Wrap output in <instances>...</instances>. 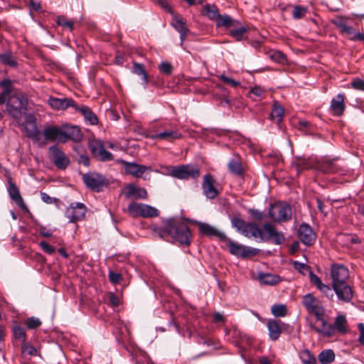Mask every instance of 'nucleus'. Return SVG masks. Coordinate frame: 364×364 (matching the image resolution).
I'll return each mask as SVG.
<instances>
[{"label":"nucleus","instance_id":"1","mask_svg":"<svg viewBox=\"0 0 364 364\" xmlns=\"http://www.w3.org/2000/svg\"><path fill=\"white\" fill-rule=\"evenodd\" d=\"M231 224L239 232L248 238L253 237L257 242L272 240L275 245H281L285 241L283 232L278 231L274 225L265 223L262 229L254 223H246L239 217H233Z\"/></svg>","mask_w":364,"mask_h":364},{"label":"nucleus","instance_id":"2","mask_svg":"<svg viewBox=\"0 0 364 364\" xmlns=\"http://www.w3.org/2000/svg\"><path fill=\"white\" fill-rule=\"evenodd\" d=\"M152 232L161 239L170 236L173 242L186 247L191 245L193 239L187 224L174 218L163 220L161 226H154L152 228Z\"/></svg>","mask_w":364,"mask_h":364},{"label":"nucleus","instance_id":"3","mask_svg":"<svg viewBox=\"0 0 364 364\" xmlns=\"http://www.w3.org/2000/svg\"><path fill=\"white\" fill-rule=\"evenodd\" d=\"M28 107V99L23 93H15L6 102V112L16 121H21Z\"/></svg>","mask_w":364,"mask_h":364},{"label":"nucleus","instance_id":"4","mask_svg":"<svg viewBox=\"0 0 364 364\" xmlns=\"http://www.w3.org/2000/svg\"><path fill=\"white\" fill-rule=\"evenodd\" d=\"M292 215L291 206L284 202L271 204L268 211L269 218L274 222L282 223L291 220Z\"/></svg>","mask_w":364,"mask_h":364},{"label":"nucleus","instance_id":"5","mask_svg":"<svg viewBox=\"0 0 364 364\" xmlns=\"http://www.w3.org/2000/svg\"><path fill=\"white\" fill-rule=\"evenodd\" d=\"M127 212L132 218H148L157 217L159 215V211L156 208L148 204L136 202L130 203L128 205Z\"/></svg>","mask_w":364,"mask_h":364},{"label":"nucleus","instance_id":"6","mask_svg":"<svg viewBox=\"0 0 364 364\" xmlns=\"http://www.w3.org/2000/svg\"><path fill=\"white\" fill-rule=\"evenodd\" d=\"M349 19L346 16H336L332 19L331 22L337 27L340 33L349 35L350 41H364V33L354 31L353 28L348 25Z\"/></svg>","mask_w":364,"mask_h":364},{"label":"nucleus","instance_id":"7","mask_svg":"<svg viewBox=\"0 0 364 364\" xmlns=\"http://www.w3.org/2000/svg\"><path fill=\"white\" fill-rule=\"evenodd\" d=\"M301 303L309 314L315 316L316 320H321L325 315L326 310L322 302L311 294L303 296Z\"/></svg>","mask_w":364,"mask_h":364},{"label":"nucleus","instance_id":"8","mask_svg":"<svg viewBox=\"0 0 364 364\" xmlns=\"http://www.w3.org/2000/svg\"><path fill=\"white\" fill-rule=\"evenodd\" d=\"M82 181L90 190L100 192L106 186L109 181L106 177L96 172H88L82 175Z\"/></svg>","mask_w":364,"mask_h":364},{"label":"nucleus","instance_id":"9","mask_svg":"<svg viewBox=\"0 0 364 364\" xmlns=\"http://www.w3.org/2000/svg\"><path fill=\"white\" fill-rule=\"evenodd\" d=\"M171 176L179 179H196L200 176V169L196 165L186 164L174 166L171 169Z\"/></svg>","mask_w":364,"mask_h":364},{"label":"nucleus","instance_id":"10","mask_svg":"<svg viewBox=\"0 0 364 364\" xmlns=\"http://www.w3.org/2000/svg\"><path fill=\"white\" fill-rule=\"evenodd\" d=\"M228 242V247L230 253L236 257L247 258L258 254L259 250L250 247H245L241 244L237 243L228 238L225 240Z\"/></svg>","mask_w":364,"mask_h":364},{"label":"nucleus","instance_id":"11","mask_svg":"<svg viewBox=\"0 0 364 364\" xmlns=\"http://www.w3.org/2000/svg\"><path fill=\"white\" fill-rule=\"evenodd\" d=\"M87 212V208L82 203H71L67 208L65 215L69 220V223H75L84 219Z\"/></svg>","mask_w":364,"mask_h":364},{"label":"nucleus","instance_id":"12","mask_svg":"<svg viewBox=\"0 0 364 364\" xmlns=\"http://www.w3.org/2000/svg\"><path fill=\"white\" fill-rule=\"evenodd\" d=\"M5 176L8 181L7 191L11 199L16 203V204L22 210L28 212V208L26 205L22 196H21L20 191L17 186L13 182L12 178L9 174H6Z\"/></svg>","mask_w":364,"mask_h":364},{"label":"nucleus","instance_id":"13","mask_svg":"<svg viewBox=\"0 0 364 364\" xmlns=\"http://www.w3.org/2000/svg\"><path fill=\"white\" fill-rule=\"evenodd\" d=\"M117 162L123 166L125 172L136 178H141L146 171H150L151 168L134 162H128L123 159H117Z\"/></svg>","mask_w":364,"mask_h":364},{"label":"nucleus","instance_id":"14","mask_svg":"<svg viewBox=\"0 0 364 364\" xmlns=\"http://www.w3.org/2000/svg\"><path fill=\"white\" fill-rule=\"evenodd\" d=\"M90 150L94 157L101 161H108L113 159V155L105 149L102 141L98 140L92 141L89 144Z\"/></svg>","mask_w":364,"mask_h":364},{"label":"nucleus","instance_id":"15","mask_svg":"<svg viewBox=\"0 0 364 364\" xmlns=\"http://www.w3.org/2000/svg\"><path fill=\"white\" fill-rule=\"evenodd\" d=\"M331 276L332 286L346 282L349 277V271L342 264H333L331 267Z\"/></svg>","mask_w":364,"mask_h":364},{"label":"nucleus","instance_id":"16","mask_svg":"<svg viewBox=\"0 0 364 364\" xmlns=\"http://www.w3.org/2000/svg\"><path fill=\"white\" fill-rule=\"evenodd\" d=\"M49 153L51 160L58 168L64 169L69 165V159L57 146H50Z\"/></svg>","mask_w":364,"mask_h":364},{"label":"nucleus","instance_id":"17","mask_svg":"<svg viewBox=\"0 0 364 364\" xmlns=\"http://www.w3.org/2000/svg\"><path fill=\"white\" fill-rule=\"evenodd\" d=\"M215 183L216 181L211 174L208 173L203 176L202 188L206 198L213 199L218 196L219 192L215 187Z\"/></svg>","mask_w":364,"mask_h":364},{"label":"nucleus","instance_id":"18","mask_svg":"<svg viewBox=\"0 0 364 364\" xmlns=\"http://www.w3.org/2000/svg\"><path fill=\"white\" fill-rule=\"evenodd\" d=\"M298 237L303 244L311 246L315 242L316 235L309 225L302 223L298 230Z\"/></svg>","mask_w":364,"mask_h":364},{"label":"nucleus","instance_id":"19","mask_svg":"<svg viewBox=\"0 0 364 364\" xmlns=\"http://www.w3.org/2000/svg\"><path fill=\"white\" fill-rule=\"evenodd\" d=\"M333 289L339 300L350 302L353 296L351 287L347 282L333 286Z\"/></svg>","mask_w":364,"mask_h":364},{"label":"nucleus","instance_id":"20","mask_svg":"<svg viewBox=\"0 0 364 364\" xmlns=\"http://www.w3.org/2000/svg\"><path fill=\"white\" fill-rule=\"evenodd\" d=\"M82 139V134L80 129L77 126H63L62 134V142H65L68 139L74 141H80Z\"/></svg>","mask_w":364,"mask_h":364},{"label":"nucleus","instance_id":"21","mask_svg":"<svg viewBox=\"0 0 364 364\" xmlns=\"http://www.w3.org/2000/svg\"><path fill=\"white\" fill-rule=\"evenodd\" d=\"M198 230L199 232L203 235L208 237H216L220 241H225L227 239L225 233L220 232L216 228L205 223H198Z\"/></svg>","mask_w":364,"mask_h":364},{"label":"nucleus","instance_id":"22","mask_svg":"<svg viewBox=\"0 0 364 364\" xmlns=\"http://www.w3.org/2000/svg\"><path fill=\"white\" fill-rule=\"evenodd\" d=\"M171 26L179 33L181 46H183V42L189 33L186 22L181 16L173 15L172 21L171 23Z\"/></svg>","mask_w":364,"mask_h":364},{"label":"nucleus","instance_id":"23","mask_svg":"<svg viewBox=\"0 0 364 364\" xmlns=\"http://www.w3.org/2000/svg\"><path fill=\"white\" fill-rule=\"evenodd\" d=\"M344 100L345 96L342 93L338 94L331 100L330 111L333 116L341 117L343 114L346 109Z\"/></svg>","mask_w":364,"mask_h":364},{"label":"nucleus","instance_id":"24","mask_svg":"<svg viewBox=\"0 0 364 364\" xmlns=\"http://www.w3.org/2000/svg\"><path fill=\"white\" fill-rule=\"evenodd\" d=\"M312 164L309 157L304 156H295L292 161L291 168L296 172L297 175H299L302 171L308 170L312 167Z\"/></svg>","mask_w":364,"mask_h":364},{"label":"nucleus","instance_id":"25","mask_svg":"<svg viewBox=\"0 0 364 364\" xmlns=\"http://www.w3.org/2000/svg\"><path fill=\"white\" fill-rule=\"evenodd\" d=\"M182 135L178 129H164L159 133H154L149 135V138L155 140H165L172 141L181 138Z\"/></svg>","mask_w":364,"mask_h":364},{"label":"nucleus","instance_id":"26","mask_svg":"<svg viewBox=\"0 0 364 364\" xmlns=\"http://www.w3.org/2000/svg\"><path fill=\"white\" fill-rule=\"evenodd\" d=\"M48 105L53 109L59 110V109H66L69 107H72L73 108L75 107L76 103L71 98H56L50 97L48 100Z\"/></svg>","mask_w":364,"mask_h":364},{"label":"nucleus","instance_id":"27","mask_svg":"<svg viewBox=\"0 0 364 364\" xmlns=\"http://www.w3.org/2000/svg\"><path fill=\"white\" fill-rule=\"evenodd\" d=\"M317 168L323 173H341L343 169L335 163V160H325L318 162Z\"/></svg>","mask_w":364,"mask_h":364},{"label":"nucleus","instance_id":"28","mask_svg":"<svg viewBox=\"0 0 364 364\" xmlns=\"http://www.w3.org/2000/svg\"><path fill=\"white\" fill-rule=\"evenodd\" d=\"M227 166L229 172L234 176H241L244 173L241 158L239 155H234L229 160Z\"/></svg>","mask_w":364,"mask_h":364},{"label":"nucleus","instance_id":"29","mask_svg":"<svg viewBox=\"0 0 364 364\" xmlns=\"http://www.w3.org/2000/svg\"><path fill=\"white\" fill-rule=\"evenodd\" d=\"M127 192L125 196L128 198L146 199L147 198V191L145 188L137 187L134 184H129L127 186Z\"/></svg>","mask_w":364,"mask_h":364},{"label":"nucleus","instance_id":"30","mask_svg":"<svg viewBox=\"0 0 364 364\" xmlns=\"http://www.w3.org/2000/svg\"><path fill=\"white\" fill-rule=\"evenodd\" d=\"M281 324H282V323L280 321L274 319H270L267 321V327L269 331V338L272 341H275L279 338L282 332ZM283 325H284V323H283Z\"/></svg>","mask_w":364,"mask_h":364},{"label":"nucleus","instance_id":"31","mask_svg":"<svg viewBox=\"0 0 364 364\" xmlns=\"http://www.w3.org/2000/svg\"><path fill=\"white\" fill-rule=\"evenodd\" d=\"M26 122L28 126L26 127L27 136L34 140H39L40 132L36 126V119L33 114H29L26 117Z\"/></svg>","mask_w":364,"mask_h":364},{"label":"nucleus","instance_id":"32","mask_svg":"<svg viewBox=\"0 0 364 364\" xmlns=\"http://www.w3.org/2000/svg\"><path fill=\"white\" fill-rule=\"evenodd\" d=\"M63 127L49 126L44 129L43 135L46 140L62 142Z\"/></svg>","mask_w":364,"mask_h":364},{"label":"nucleus","instance_id":"33","mask_svg":"<svg viewBox=\"0 0 364 364\" xmlns=\"http://www.w3.org/2000/svg\"><path fill=\"white\" fill-rule=\"evenodd\" d=\"M257 279L261 284L274 286L281 282V278L279 275L270 273L260 272L257 275Z\"/></svg>","mask_w":364,"mask_h":364},{"label":"nucleus","instance_id":"34","mask_svg":"<svg viewBox=\"0 0 364 364\" xmlns=\"http://www.w3.org/2000/svg\"><path fill=\"white\" fill-rule=\"evenodd\" d=\"M75 109L76 111H78L81 114H82L85 120L88 122L90 124L95 125L98 123L97 117L89 107L85 105L80 107L76 104Z\"/></svg>","mask_w":364,"mask_h":364},{"label":"nucleus","instance_id":"35","mask_svg":"<svg viewBox=\"0 0 364 364\" xmlns=\"http://www.w3.org/2000/svg\"><path fill=\"white\" fill-rule=\"evenodd\" d=\"M333 328L334 333H336V331H338L341 334L346 333L348 331V322L346 316L343 314L338 315L335 318Z\"/></svg>","mask_w":364,"mask_h":364},{"label":"nucleus","instance_id":"36","mask_svg":"<svg viewBox=\"0 0 364 364\" xmlns=\"http://www.w3.org/2000/svg\"><path fill=\"white\" fill-rule=\"evenodd\" d=\"M321 322V328H316L312 326V328L318 333L321 334L325 337L330 338L333 336L335 333L333 331V325L328 323L323 317H321V320H318Z\"/></svg>","mask_w":364,"mask_h":364},{"label":"nucleus","instance_id":"37","mask_svg":"<svg viewBox=\"0 0 364 364\" xmlns=\"http://www.w3.org/2000/svg\"><path fill=\"white\" fill-rule=\"evenodd\" d=\"M132 72L135 75L141 76L142 84L146 87L149 83V78L144 65L142 63L134 62Z\"/></svg>","mask_w":364,"mask_h":364},{"label":"nucleus","instance_id":"38","mask_svg":"<svg viewBox=\"0 0 364 364\" xmlns=\"http://www.w3.org/2000/svg\"><path fill=\"white\" fill-rule=\"evenodd\" d=\"M239 23V21L232 19L228 15H220L218 18L217 19L218 27H236Z\"/></svg>","mask_w":364,"mask_h":364},{"label":"nucleus","instance_id":"39","mask_svg":"<svg viewBox=\"0 0 364 364\" xmlns=\"http://www.w3.org/2000/svg\"><path fill=\"white\" fill-rule=\"evenodd\" d=\"M284 115V111L283 107L275 103L269 115L270 119L279 124L283 120Z\"/></svg>","mask_w":364,"mask_h":364},{"label":"nucleus","instance_id":"40","mask_svg":"<svg viewBox=\"0 0 364 364\" xmlns=\"http://www.w3.org/2000/svg\"><path fill=\"white\" fill-rule=\"evenodd\" d=\"M321 364H329L335 360V353L331 349L322 350L318 355Z\"/></svg>","mask_w":364,"mask_h":364},{"label":"nucleus","instance_id":"41","mask_svg":"<svg viewBox=\"0 0 364 364\" xmlns=\"http://www.w3.org/2000/svg\"><path fill=\"white\" fill-rule=\"evenodd\" d=\"M14 338L18 341L21 344L26 341V333L23 328L18 325H15L12 328Z\"/></svg>","mask_w":364,"mask_h":364},{"label":"nucleus","instance_id":"42","mask_svg":"<svg viewBox=\"0 0 364 364\" xmlns=\"http://www.w3.org/2000/svg\"><path fill=\"white\" fill-rule=\"evenodd\" d=\"M300 359L303 364H316V360L315 356L310 350L305 349L301 351L299 355Z\"/></svg>","mask_w":364,"mask_h":364},{"label":"nucleus","instance_id":"43","mask_svg":"<svg viewBox=\"0 0 364 364\" xmlns=\"http://www.w3.org/2000/svg\"><path fill=\"white\" fill-rule=\"evenodd\" d=\"M204 12L211 20L218 19L220 16L218 9L215 5L206 4L204 6Z\"/></svg>","mask_w":364,"mask_h":364},{"label":"nucleus","instance_id":"44","mask_svg":"<svg viewBox=\"0 0 364 364\" xmlns=\"http://www.w3.org/2000/svg\"><path fill=\"white\" fill-rule=\"evenodd\" d=\"M272 314L276 317H283L287 314V309L284 304H274L271 308Z\"/></svg>","mask_w":364,"mask_h":364},{"label":"nucleus","instance_id":"45","mask_svg":"<svg viewBox=\"0 0 364 364\" xmlns=\"http://www.w3.org/2000/svg\"><path fill=\"white\" fill-rule=\"evenodd\" d=\"M247 32V28L245 26H240L231 29L229 32L230 35L234 38L236 41H240L244 34Z\"/></svg>","mask_w":364,"mask_h":364},{"label":"nucleus","instance_id":"46","mask_svg":"<svg viewBox=\"0 0 364 364\" xmlns=\"http://www.w3.org/2000/svg\"><path fill=\"white\" fill-rule=\"evenodd\" d=\"M291 14L294 19H301L307 14V8L301 6H295Z\"/></svg>","mask_w":364,"mask_h":364},{"label":"nucleus","instance_id":"47","mask_svg":"<svg viewBox=\"0 0 364 364\" xmlns=\"http://www.w3.org/2000/svg\"><path fill=\"white\" fill-rule=\"evenodd\" d=\"M24 323L28 329H36L41 325L42 322L38 318L31 316L28 318Z\"/></svg>","mask_w":364,"mask_h":364},{"label":"nucleus","instance_id":"48","mask_svg":"<svg viewBox=\"0 0 364 364\" xmlns=\"http://www.w3.org/2000/svg\"><path fill=\"white\" fill-rule=\"evenodd\" d=\"M0 61L4 64L11 67H15L17 65L16 61L10 53H4L0 55Z\"/></svg>","mask_w":364,"mask_h":364},{"label":"nucleus","instance_id":"49","mask_svg":"<svg viewBox=\"0 0 364 364\" xmlns=\"http://www.w3.org/2000/svg\"><path fill=\"white\" fill-rule=\"evenodd\" d=\"M294 268L301 273L302 274L305 275L307 272L309 273V271L311 270V268L309 266L306 264L305 263H302L298 261H294L293 263Z\"/></svg>","mask_w":364,"mask_h":364},{"label":"nucleus","instance_id":"50","mask_svg":"<svg viewBox=\"0 0 364 364\" xmlns=\"http://www.w3.org/2000/svg\"><path fill=\"white\" fill-rule=\"evenodd\" d=\"M56 23L58 25L66 27L70 29V31L73 30V21L67 20L64 16H60L58 17L56 20Z\"/></svg>","mask_w":364,"mask_h":364},{"label":"nucleus","instance_id":"51","mask_svg":"<svg viewBox=\"0 0 364 364\" xmlns=\"http://www.w3.org/2000/svg\"><path fill=\"white\" fill-rule=\"evenodd\" d=\"M159 69L161 73L169 75L173 71V66L170 63L164 61L159 65Z\"/></svg>","mask_w":364,"mask_h":364},{"label":"nucleus","instance_id":"52","mask_svg":"<svg viewBox=\"0 0 364 364\" xmlns=\"http://www.w3.org/2000/svg\"><path fill=\"white\" fill-rule=\"evenodd\" d=\"M0 87L3 89V92L9 95L12 91V82L9 79H4L0 81Z\"/></svg>","mask_w":364,"mask_h":364},{"label":"nucleus","instance_id":"53","mask_svg":"<svg viewBox=\"0 0 364 364\" xmlns=\"http://www.w3.org/2000/svg\"><path fill=\"white\" fill-rule=\"evenodd\" d=\"M219 78L225 83L230 85L232 87H237L240 85V82L234 80L232 77H228L225 75H221Z\"/></svg>","mask_w":364,"mask_h":364},{"label":"nucleus","instance_id":"54","mask_svg":"<svg viewBox=\"0 0 364 364\" xmlns=\"http://www.w3.org/2000/svg\"><path fill=\"white\" fill-rule=\"evenodd\" d=\"M318 289L328 299H332L334 296V291L330 286L325 284H323Z\"/></svg>","mask_w":364,"mask_h":364},{"label":"nucleus","instance_id":"55","mask_svg":"<svg viewBox=\"0 0 364 364\" xmlns=\"http://www.w3.org/2000/svg\"><path fill=\"white\" fill-rule=\"evenodd\" d=\"M270 58L275 62L283 63L286 60L285 55L280 51L275 50L270 54Z\"/></svg>","mask_w":364,"mask_h":364},{"label":"nucleus","instance_id":"56","mask_svg":"<svg viewBox=\"0 0 364 364\" xmlns=\"http://www.w3.org/2000/svg\"><path fill=\"white\" fill-rule=\"evenodd\" d=\"M21 349L23 353H26L31 356L36 355L37 353L36 349L33 346L29 343H26V342L22 344Z\"/></svg>","mask_w":364,"mask_h":364},{"label":"nucleus","instance_id":"57","mask_svg":"<svg viewBox=\"0 0 364 364\" xmlns=\"http://www.w3.org/2000/svg\"><path fill=\"white\" fill-rule=\"evenodd\" d=\"M249 213L254 219L258 221H262L266 216L263 212L257 209H250Z\"/></svg>","mask_w":364,"mask_h":364},{"label":"nucleus","instance_id":"58","mask_svg":"<svg viewBox=\"0 0 364 364\" xmlns=\"http://www.w3.org/2000/svg\"><path fill=\"white\" fill-rule=\"evenodd\" d=\"M351 87L355 90L364 91V80L358 77L353 79L351 82Z\"/></svg>","mask_w":364,"mask_h":364},{"label":"nucleus","instance_id":"59","mask_svg":"<svg viewBox=\"0 0 364 364\" xmlns=\"http://www.w3.org/2000/svg\"><path fill=\"white\" fill-rule=\"evenodd\" d=\"M39 245L41 249L48 255H52L55 252V247L49 245L46 241H41Z\"/></svg>","mask_w":364,"mask_h":364},{"label":"nucleus","instance_id":"60","mask_svg":"<svg viewBox=\"0 0 364 364\" xmlns=\"http://www.w3.org/2000/svg\"><path fill=\"white\" fill-rule=\"evenodd\" d=\"M309 279L310 282L315 284L317 289H318L323 283L321 282V279L316 275L312 271H309Z\"/></svg>","mask_w":364,"mask_h":364},{"label":"nucleus","instance_id":"61","mask_svg":"<svg viewBox=\"0 0 364 364\" xmlns=\"http://www.w3.org/2000/svg\"><path fill=\"white\" fill-rule=\"evenodd\" d=\"M155 2L163 8L166 11L173 14V9L167 0H154Z\"/></svg>","mask_w":364,"mask_h":364},{"label":"nucleus","instance_id":"62","mask_svg":"<svg viewBox=\"0 0 364 364\" xmlns=\"http://www.w3.org/2000/svg\"><path fill=\"white\" fill-rule=\"evenodd\" d=\"M109 279L112 283L117 284L122 279V277L119 273L110 272L109 274Z\"/></svg>","mask_w":364,"mask_h":364},{"label":"nucleus","instance_id":"63","mask_svg":"<svg viewBox=\"0 0 364 364\" xmlns=\"http://www.w3.org/2000/svg\"><path fill=\"white\" fill-rule=\"evenodd\" d=\"M250 92L259 98H263L264 90L259 86H255L252 87Z\"/></svg>","mask_w":364,"mask_h":364},{"label":"nucleus","instance_id":"64","mask_svg":"<svg viewBox=\"0 0 364 364\" xmlns=\"http://www.w3.org/2000/svg\"><path fill=\"white\" fill-rule=\"evenodd\" d=\"M41 198L44 203L47 204H51L57 200L56 198H51L49 195L44 192H41Z\"/></svg>","mask_w":364,"mask_h":364}]
</instances>
